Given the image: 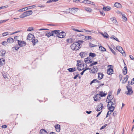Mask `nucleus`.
Here are the masks:
<instances>
[{
	"label": "nucleus",
	"mask_w": 134,
	"mask_h": 134,
	"mask_svg": "<svg viewBox=\"0 0 134 134\" xmlns=\"http://www.w3.org/2000/svg\"><path fill=\"white\" fill-rule=\"evenodd\" d=\"M70 47L72 50L76 51L80 48V46L79 43L75 42L71 45Z\"/></svg>",
	"instance_id": "nucleus-1"
},
{
	"label": "nucleus",
	"mask_w": 134,
	"mask_h": 134,
	"mask_svg": "<svg viewBox=\"0 0 134 134\" xmlns=\"http://www.w3.org/2000/svg\"><path fill=\"white\" fill-rule=\"evenodd\" d=\"M126 88L128 90V92H125V93L127 95H131L133 93L131 87L129 86V84L127 85Z\"/></svg>",
	"instance_id": "nucleus-2"
},
{
	"label": "nucleus",
	"mask_w": 134,
	"mask_h": 134,
	"mask_svg": "<svg viewBox=\"0 0 134 134\" xmlns=\"http://www.w3.org/2000/svg\"><path fill=\"white\" fill-rule=\"evenodd\" d=\"M116 49L121 53L123 55H125V52L123 50L121 46H118L116 47Z\"/></svg>",
	"instance_id": "nucleus-3"
},
{
	"label": "nucleus",
	"mask_w": 134,
	"mask_h": 134,
	"mask_svg": "<svg viewBox=\"0 0 134 134\" xmlns=\"http://www.w3.org/2000/svg\"><path fill=\"white\" fill-rule=\"evenodd\" d=\"M78 9L77 8H74L69 9V13L72 14L75 13L78 11Z\"/></svg>",
	"instance_id": "nucleus-4"
},
{
	"label": "nucleus",
	"mask_w": 134,
	"mask_h": 134,
	"mask_svg": "<svg viewBox=\"0 0 134 134\" xmlns=\"http://www.w3.org/2000/svg\"><path fill=\"white\" fill-rule=\"evenodd\" d=\"M57 35L58 38H62L64 37L65 36L66 34L65 32L62 31L60 33L59 32Z\"/></svg>",
	"instance_id": "nucleus-5"
},
{
	"label": "nucleus",
	"mask_w": 134,
	"mask_h": 134,
	"mask_svg": "<svg viewBox=\"0 0 134 134\" xmlns=\"http://www.w3.org/2000/svg\"><path fill=\"white\" fill-rule=\"evenodd\" d=\"M18 42L19 45L21 47L25 46L26 45V43L24 41L18 40Z\"/></svg>",
	"instance_id": "nucleus-6"
},
{
	"label": "nucleus",
	"mask_w": 134,
	"mask_h": 134,
	"mask_svg": "<svg viewBox=\"0 0 134 134\" xmlns=\"http://www.w3.org/2000/svg\"><path fill=\"white\" fill-rule=\"evenodd\" d=\"M100 96L99 94H97L93 97L94 100L95 101H97L98 100L101 99Z\"/></svg>",
	"instance_id": "nucleus-7"
},
{
	"label": "nucleus",
	"mask_w": 134,
	"mask_h": 134,
	"mask_svg": "<svg viewBox=\"0 0 134 134\" xmlns=\"http://www.w3.org/2000/svg\"><path fill=\"white\" fill-rule=\"evenodd\" d=\"M33 38H34V35L31 34H29L27 37V40H29V41H31Z\"/></svg>",
	"instance_id": "nucleus-8"
},
{
	"label": "nucleus",
	"mask_w": 134,
	"mask_h": 134,
	"mask_svg": "<svg viewBox=\"0 0 134 134\" xmlns=\"http://www.w3.org/2000/svg\"><path fill=\"white\" fill-rule=\"evenodd\" d=\"M98 70V68L96 66H94L93 67V69L90 71V72L94 74L97 72Z\"/></svg>",
	"instance_id": "nucleus-9"
},
{
	"label": "nucleus",
	"mask_w": 134,
	"mask_h": 134,
	"mask_svg": "<svg viewBox=\"0 0 134 134\" xmlns=\"http://www.w3.org/2000/svg\"><path fill=\"white\" fill-rule=\"evenodd\" d=\"M103 108V105L102 103H100L97 106L96 110L97 111H99L101 110Z\"/></svg>",
	"instance_id": "nucleus-10"
},
{
	"label": "nucleus",
	"mask_w": 134,
	"mask_h": 134,
	"mask_svg": "<svg viewBox=\"0 0 134 134\" xmlns=\"http://www.w3.org/2000/svg\"><path fill=\"white\" fill-rule=\"evenodd\" d=\"M77 65L78 66H81L84 68L85 66H86L87 65L86 64H81L80 61H77Z\"/></svg>",
	"instance_id": "nucleus-11"
},
{
	"label": "nucleus",
	"mask_w": 134,
	"mask_h": 134,
	"mask_svg": "<svg viewBox=\"0 0 134 134\" xmlns=\"http://www.w3.org/2000/svg\"><path fill=\"white\" fill-rule=\"evenodd\" d=\"M24 13L25 14L26 16L30 15L32 13V10H28L24 12Z\"/></svg>",
	"instance_id": "nucleus-12"
},
{
	"label": "nucleus",
	"mask_w": 134,
	"mask_h": 134,
	"mask_svg": "<svg viewBox=\"0 0 134 134\" xmlns=\"http://www.w3.org/2000/svg\"><path fill=\"white\" fill-rule=\"evenodd\" d=\"M60 31L59 30H54L53 31L51 32V35L52 36H55V35H57V34H58L59 33Z\"/></svg>",
	"instance_id": "nucleus-13"
},
{
	"label": "nucleus",
	"mask_w": 134,
	"mask_h": 134,
	"mask_svg": "<svg viewBox=\"0 0 134 134\" xmlns=\"http://www.w3.org/2000/svg\"><path fill=\"white\" fill-rule=\"evenodd\" d=\"M7 41L8 43H12L14 42V40L12 37H9L7 39Z\"/></svg>",
	"instance_id": "nucleus-14"
},
{
	"label": "nucleus",
	"mask_w": 134,
	"mask_h": 134,
	"mask_svg": "<svg viewBox=\"0 0 134 134\" xmlns=\"http://www.w3.org/2000/svg\"><path fill=\"white\" fill-rule=\"evenodd\" d=\"M32 42L33 46H35L36 44L38 42V40L37 39H36L34 37V38L32 39L31 41Z\"/></svg>",
	"instance_id": "nucleus-15"
},
{
	"label": "nucleus",
	"mask_w": 134,
	"mask_h": 134,
	"mask_svg": "<svg viewBox=\"0 0 134 134\" xmlns=\"http://www.w3.org/2000/svg\"><path fill=\"white\" fill-rule=\"evenodd\" d=\"M114 6L117 8H120L122 7L120 3L118 2H116L114 5Z\"/></svg>",
	"instance_id": "nucleus-16"
},
{
	"label": "nucleus",
	"mask_w": 134,
	"mask_h": 134,
	"mask_svg": "<svg viewBox=\"0 0 134 134\" xmlns=\"http://www.w3.org/2000/svg\"><path fill=\"white\" fill-rule=\"evenodd\" d=\"M5 60L3 58L0 59V67L3 66L5 64Z\"/></svg>",
	"instance_id": "nucleus-17"
},
{
	"label": "nucleus",
	"mask_w": 134,
	"mask_h": 134,
	"mask_svg": "<svg viewBox=\"0 0 134 134\" xmlns=\"http://www.w3.org/2000/svg\"><path fill=\"white\" fill-rule=\"evenodd\" d=\"M84 61L86 63H91L92 62V60L91 59L90 60V58H87L85 59Z\"/></svg>",
	"instance_id": "nucleus-18"
},
{
	"label": "nucleus",
	"mask_w": 134,
	"mask_h": 134,
	"mask_svg": "<svg viewBox=\"0 0 134 134\" xmlns=\"http://www.w3.org/2000/svg\"><path fill=\"white\" fill-rule=\"evenodd\" d=\"M108 103V104L107 106L109 107H111L113 106V105H114L115 104V103H113L111 101H108L107 102Z\"/></svg>",
	"instance_id": "nucleus-19"
},
{
	"label": "nucleus",
	"mask_w": 134,
	"mask_h": 134,
	"mask_svg": "<svg viewBox=\"0 0 134 134\" xmlns=\"http://www.w3.org/2000/svg\"><path fill=\"white\" fill-rule=\"evenodd\" d=\"M104 76L103 74L101 73H98V79L99 80L101 79Z\"/></svg>",
	"instance_id": "nucleus-20"
},
{
	"label": "nucleus",
	"mask_w": 134,
	"mask_h": 134,
	"mask_svg": "<svg viewBox=\"0 0 134 134\" xmlns=\"http://www.w3.org/2000/svg\"><path fill=\"white\" fill-rule=\"evenodd\" d=\"M113 96L109 94L107 97V102L108 101H111L113 99Z\"/></svg>",
	"instance_id": "nucleus-21"
},
{
	"label": "nucleus",
	"mask_w": 134,
	"mask_h": 134,
	"mask_svg": "<svg viewBox=\"0 0 134 134\" xmlns=\"http://www.w3.org/2000/svg\"><path fill=\"white\" fill-rule=\"evenodd\" d=\"M113 70L111 68H109L108 69L107 71V73L108 74L110 75L113 73Z\"/></svg>",
	"instance_id": "nucleus-22"
},
{
	"label": "nucleus",
	"mask_w": 134,
	"mask_h": 134,
	"mask_svg": "<svg viewBox=\"0 0 134 134\" xmlns=\"http://www.w3.org/2000/svg\"><path fill=\"white\" fill-rule=\"evenodd\" d=\"M110 20L113 21L114 23L116 25H117L118 22L116 19H115V18L113 17L111 18H110Z\"/></svg>",
	"instance_id": "nucleus-23"
},
{
	"label": "nucleus",
	"mask_w": 134,
	"mask_h": 134,
	"mask_svg": "<svg viewBox=\"0 0 134 134\" xmlns=\"http://www.w3.org/2000/svg\"><path fill=\"white\" fill-rule=\"evenodd\" d=\"M56 131L58 132H59L60 130V126L59 125H57L55 126Z\"/></svg>",
	"instance_id": "nucleus-24"
},
{
	"label": "nucleus",
	"mask_w": 134,
	"mask_h": 134,
	"mask_svg": "<svg viewBox=\"0 0 134 134\" xmlns=\"http://www.w3.org/2000/svg\"><path fill=\"white\" fill-rule=\"evenodd\" d=\"M6 53L5 51L4 50H1L0 51V56H3Z\"/></svg>",
	"instance_id": "nucleus-25"
},
{
	"label": "nucleus",
	"mask_w": 134,
	"mask_h": 134,
	"mask_svg": "<svg viewBox=\"0 0 134 134\" xmlns=\"http://www.w3.org/2000/svg\"><path fill=\"white\" fill-rule=\"evenodd\" d=\"M99 94L101 97H105L107 94V93H104L102 91H99Z\"/></svg>",
	"instance_id": "nucleus-26"
},
{
	"label": "nucleus",
	"mask_w": 134,
	"mask_h": 134,
	"mask_svg": "<svg viewBox=\"0 0 134 134\" xmlns=\"http://www.w3.org/2000/svg\"><path fill=\"white\" fill-rule=\"evenodd\" d=\"M111 9V8L109 7H104L103 8V10L105 11H108Z\"/></svg>",
	"instance_id": "nucleus-27"
},
{
	"label": "nucleus",
	"mask_w": 134,
	"mask_h": 134,
	"mask_svg": "<svg viewBox=\"0 0 134 134\" xmlns=\"http://www.w3.org/2000/svg\"><path fill=\"white\" fill-rule=\"evenodd\" d=\"M100 82V81H99L97 79H94L92 81L91 83H90V85H91L92 83H95L96 82H98L99 83Z\"/></svg>",
	"instance_id": "nucleus-28"
},
{
	"label": "nucleus",
	"mask_w": 134,
	"mask_h": 134,
	"mask_svg": "<svg viewBox=\"0 0 134 134\" xmlns=\"http://www.w3.org/2000/svg\"><path fill=\"white\" fill-rule=\"evenodd\" d=\"M68 70L70 72H73L76 70V68H70L68 69Z\"/></svg>",
	"instance_id": "nucleus-29"
},
{
	"label": "nucleus",
	"mask_w": 134,
	"mask_h": 134,
	"mask_svg": "<svg viewBox=\"0 0 134 134\" xmlns=\"http://www.w3.org/2000/svg\"><path fill=\"white\" fill-rule=\"evenodd\" d=\"M109 47L110 50V51H111L112 53H113V54L115 55H116L117 54L116 53V52L111 47H110L109 46Z\"/></svg>",
	"instance_id": "nucleus-30"
},
{
	"label": "nucleus",
	"mask_w": 134,
	"mask_h": 134,
	"mask_svg": "<svg viewBox=\"0 0 134 134\" xmlns=\"http://www.w3.org/2000/svg\"><path fill=\"white\" fill-rule=\"evenodd\" d=\"M122 20L124 21H126L127 20V18L125 16V15L124 14L122 15Z\"/></svg>",
	"instance_id": "nucleus-31"
},
{
	"label": "nucleus",
	"mask_w": 134,
	"mask_h": 134,
	"mask_svg": "<svg viewBox=\"0 0 134 134\" xmlns=\"http://www.w3.org/2000/svg\"><path fill=\"white\" fill-rule=\"evenodd\" d=\"M40 134H45V133H47V131L43 129H41V130L40 131Z\"/></svg>",
	"instance_id": "nucleus-32"
},
{
	"label": "nucleus",
	"mask_w": 134,
	"mask_h": 134,
	"mask_svg": "<svg viewBox=\"0 0 134 134\" xmlns=\"http://www.w3.org/2000/svg\"><path fill=\"white\" fill-rule=\"evenodd\" d=\"M85 9L86 11L88 12V13H91L92 11V9L89 8L85 7Z\"/></svg>",
	"instance_id": "nucleus-33"
},
{
	"label": "nucleus",
	"mask_w": 134,
	"mask_h": 134,
	"mask_svg": "<svg viewBox=\"0 0 134 134\" xmlns=\"http://www.w3.org/2000/svg\"><path fill=\"white\" fill-rule=\"evenodd\" d=\"M115 107L114 105L111 107H109L108 108V109L110 110L111 111V112H113V111Z\"/></svg>",
	"instance_id": "nucleus-34"
},
{
	"label": "nucleus",
	"mask_w": 134,
	"mask_h": 134,
	"mask_svg": "<svg viewBox=\"0 0 134 134\" xmlns=\"http://www.w3.org/2000/svg\"><path fill=\"white\" fill-rule=\"evenodd\" d=\"M123 73L124 75H126L127 73V69L126 66H125L124 68Z\"/></svg>",
	"instance_id": "nucleus-35"
},
{
	"label": "nucleus",
	"mask_w": 134,
	"mask_h": 134,
	"mask_svg": "<svg viewBox=\"0 0 134 134\" xmlns=\"http://www.w3.org/2000/svg\"><path fill=\"white\" fill-rule=\"evenodd\" d=\"M99 49L103 51H106V49L102 46L99 47Z\"/></svg>",
	"instance_id": "nucleus-36"
},
{
	"label": "nucleus",
	"mask_w": 134,
	"mask_h": 134,
	"mask_svg": "<svg viewBox=\"0 0 134 134\" xmlns=\"http://www.w3.org/2000/svg\"><path fill=\"white\" fill-rule=\"evenodd\" d=\"M26 17L25 14L24 12L22 14L20 15L19 16L20 18H23Z\"/></svg>",
	"instance_id": "nucleus-37"
},
{
	"label": "nucleus",
	"mask_w": 134,
	"mask_h": 134,
	"mask_svg": "<svg viewBox=\"0 0 134 134\" xmlns=\"http://www.w3.org/2000/svg\"><path fill=\"white\" fill-rule=\"evenodd\" d=\"M67 42L69 43H71L73 41V40L71 38L68 39L66 40Z\"/></svg>",
	"instance_id": "nucleus-38"
},
{
	"label": "nucleus",
	"mask_w": 134,
	"mask_h": 134,
	"mask_svg": "<svg viewBox=\"0 0 134 134\" xmlns=\"http://www.w3.org/2000/svg\"><path fill=\"white\" fill-rule=\"evenodd\" d=\"M110 38H111L112 39H113L118 42H119V41L118 39V38H117L116 37H115V36H114V35H113Z\"/></svg>",
	"instance_id": "nucleus-39"
},
{
	"label": "nucleus",
	"mask_w": 134,
	"mask_h": 134,
	"mask_svg": "<svg viewBox=\"0 0 134 134\" xmlns=\"http://www.w3.org/2000/svg\"><path fill=\"white\" fill-rule=\"evenodd\" d=\"M84 69V68L83 67L81 66H78L77 69L79 71H81L83 70Z\"/></svg>",
	"instance_id": "nucleus-40"
},
{
	"label": "nucleus",
	"mask_w": 134,
	"mask_h": 134,
	"mask_svg": "<svg viewBox=\"0 0 134 134\" xmlns=\"http://www.w3.org/2000/svg\"><path fill=\"white\" fill-rule=\"evenodd\" d=\"M103 36L105 38H107L108 37V34L106 32H105L103 34H102Z\"/></svg>",
	"instance_id": "nucleus-41"
},
{
	"label": "nucleus",
	"mask_w": 134,
	"mask_h": 134,
	"mask_svg": "<svg viewBox=\"0 0 134 134\" xmlns=\"http://www.w3.org/2000/svg\"><path fill=\"white\" fill-rule=\"evenodd\" d=\"M52 34L51 32H48L45 35L48 37H49L50 36H52V35H51Z\"/></svg>",
	"instance_id": "nucleus-42"
},
{
	"label": "nucleus",
	"mask_w": 134,
	"mask_h": 134,
	"mask_svg": "<svg viewBox=\"0 0 134 134\" xmlns=\"http://www.w3.org/2000/svg\"><path fill=\"white\" fill-rule=\"evenodd\" d=\"M20 47L18 46V45H17L16 46H15L14 47H12V49H15V50L16 51H17L19 48Z\"/></svg>",
	"instance_id": "nucleus-43"
},
{
	"label": "nucleus",
	"mask_w": 134,
	"mask_h": 134,
	"mask_svg": "<svg viewBox=\"0 0 134 134\" xmlns=\"http://www.w3.org/2000/svg\"><path fill=\"white\" fill-rule=\"evenodd\" d=\"M8 32H6L2 34V36L4 37L8 35Z\"/></svg>",
	"instance_id": "nucleus-44"
},
{
	"label": "nucleus",
	"mask_w": 134,
	"mask_h": 134,
	"mask_svg": "<svg viewBox=\"0 0 134 134\" xmlns=\"http://www.w3.org/2000/svg\"><path fill=\"white\" fill-rule=\"evenodd\" d=\"M89 55L93 58L95 57L96 56V55L94 53H90Z\"/></svg>",
	"instance_id": "nucleus-45"
},
{
	"label": "nucleus",
	"mask_w": 134,
	"mask_h": 134,
	"mask_svg": "<svg viewBox=\"0 0 134 134\" xmlns=\"http://www.w3.org/2000/svg\"><path fill=\"white\" fill-rule=\"evenodd\" d=\"M85 39L86 40H90L92 39V37L90 36H86L85 37Z\"/></svg>",
	"instance_id": "nucleus-46"
},
{
	"label": "nucleus",
	"mask_w": 134,
	"mask_h": 134,
	"mask_svg": "<svg viewBox=\"0 0 134 134\" xmlns=\"http://www.w3.org/2000/svg\"><path fill=\"white\" fill-rule=\"evenodd\" d=\"M97 63V62H94L93 63H92L89 65V66H93L94 65H95Z\"/></svg>",
	"instance_id": "nucleus-47"
},
{
	"label": "nucleus",
	"mask_w": 134,
	"mask_h": 134,
	"mask_svg": "<svg viewBox=\"0 0 134 134\" xmlns=\"http://www.w3.org/2000/svg\"><path fill=\"white\" fill-rule=\"evenodd\" d=\"M36 7V6L35 5H33L32 6H30L27 7L28 9H30L32 8H34Z\"/></svg>",
	"instance_id": "nucleus-48"
},
{
	"label": "nucleus",
	"mask_w": 134,
	"mask_h": 134,
	"mask_svg": "<svg viewBox=\"0 0 134 134\" xmlns=\"http://www.w3.org/2000/svg\"><path fill=\"white\" fill-rule=\"evenodd\" d=\"M33 30H34L33 29V28L32 27H29L27 30V31H33Z\"/></svg>",
	"instance_id": "nucleus-49"
},
{
	"label": "nucleus",
	"mask_w": 134,
	"mask_h": 134,
	"mask_svg": "<svg viewBox=\"0 0 134 134\" xmlns=\"http://www.w3.org/2000/svg\"><path fill=\"white\" fill-rule=\"evenodd\" d=\"M112 112H111V111H110V110L109 111H108L107 113V115L106 116V118L108 116V115H110L111 114V113Z\"/></svg>",
	"instance_id": "nucleus-50"
},
{
	"label": "nucleus",
	"mask_w": 134,
	"mask_h": 134,
	"mask_svg": "<svg viewBox=\"0 0 134 134\" xmlns=\"http://www.w3.org/2000/svg\"><path fill=\"white\" fill-rule=\"evenodd\" d=\"M89 46L90 47H96L97 46V45H96L94 44H92L91 43H90L89 44Z\"/></svg>",
	"instance_id": "nucleus-51"
},
{
	"label": "nucleus",
	"mask_w": 134,
	"mask_h": 134,
	"mask_svg": "<svg viewBox=\"0 0 134 134\" xmlns=\"http://www.w3.org/2000/svg\"><path fill=\"white\" fill-rule=\"evenodd\" d=\"M7 42H7V41H4L2 42V45H3L5 46L7 44Z\"/></svg>",
	"instance_id": "nucleus-52"
},
{
	"label": "nucleus",
	"mask_w": 134,
	"mask_h": 134,
	"mask_svg": "<svg viewBox=\"0 0 134 134\" xmlns=\"http://www.w3.org/2000/svg\"><path fill=\"white\" fill-rule=\"evenodd\" d=\"M36 34L37 35H38V36L40 37H41L43 36L42 35L40 34V32H36Z\"/></svg>",
	"instance_id": "nucleus-53"
},
{
	"label": "nucleus",
	"mask_w": 134,
	"mask_h": 134,
	"mask_svg": "<svg viewBox=\"0 0 134 134\" xmlns=\"http://www.w3.org/2000/svg\"><path fill=\"white\" fill-rule=\"evenodd\" d=\"M127 80L126 79H125V78L123 79L122 80V83H126V81H127Z\"/></svg>",
	"instance_id": "nucleus-54"
},
{
	"label": "nucleus",
	"mask_w": 134,
	"mask_h": 134,
	"mask_svg": "<svg viewBox=\"0 0 134 134\" xmlns=\"http://www.w3.org/2000/svg\"><path fill=\"white\" fill-rule=\"evenodd\" d=\"M72 30L75 31L79 32H83V31H80V30H78L76 29L75 28L73 29Z\"/></svg>",
	"instance_id": "nucleus-55"
},
{
	"label": "nucleus",
	"mask_w": 134,
	"mask_h": 134,
	"mask_svg": "<svg viewBox=\"0 0 134 134\" xmlns=\"http://www.w3.org/2000/svg\"><path fill=\"white\" fill-rule=\"evenodd\" d=\"M84 53L83 52H81L80 53V55L82 58H83L84 57Z\"/></svg>",
	"instance_id": "nucleus-56"
},
{
	"label": "nucleus",
	"mask_w": 134,
	"mask_h": 134,
	"mask_svg": "<svg viewBox=\"0 0 134 134\" xmlns=\"http://www.w3.org/2000/svg\"><path fill=\"white\" fill-rule=\"evenodd\" d=\"M107 126V124H105L104 125L102 126L100 129V130H101L103 129H104Z\"/></svg>",
	"instance_id": "nucleus-57"
},
{
	"label": "nucleus",
	"mask_w": 134,
	"mask_h": 134,
	"mask_svg": "<svg viewBox=\"0 0 134 134\" xmlns=\"http://www.w3.org/2000/svg\"><path fill=\"white\" fill-rule=\"evenodd\" d=\"M116 12L118 14L120 15H122V14H124L122 13L121 12H120V11H117Z\"/></svg>",
	"instance_id": "nucleus-58"
},
{
	"label": "nucleus",
	"mask_w": 134,
	"mask_h": 134,
	"mask_svg": "<svg viewBox=\"0 0 134 134\" xmlns=\"http://www.w3.org/2000/svg\"><path fill=\"white\" fill-rule=\"evenodd\" d=\"M83 41L81 40H79L77 42L79 43V44H80V46L81 43H82L83 42Z\"/></svg>",
	"instance_id": "nucleus-59"
},
{
	"label": "nucleus",
	"mask_w": 134,
	"mask_h": 134,
	"mask_svg": "<svg viewBox=\"0 0 134 134\" xmlns=\"http://www.w3.org/2000/svg\"><path fill=\"white\" fill-rule=\"evenodd\" d=\"M53 2V0H49L47 1V3H50Z\"/></svg>",
	"instance_id": "nucleus-60"
},
{
	"label": "nucleus",
	"mask_w": 134,
	"mask_h": 134,
	"mask_svg": "<svg viewBox=\"0 0 134 134\" xmlns=\"http://www.w3.org/2000/svg\"><path fill=\"white\" fill-rule=\"evenodd\" d=\"M100 14H102V15H105V13L103 11H100Z\"/></svg>",
	"instance_id": "nucleus-61"
},
{
	"label": "nucleus",
	"mask_w": 134,
	"mask_h": 134,
	"mask_svg": "<svg viewBox=\"0 0 134 134\" xmlns=\"http://www.w3.org/2000/svg\"><path fill=\"white\" fill-rule=\"evenodd\" d=\"M116 114H117L116 111H114V113H113V116H115L116 115Z\"/></svg>",
	"instance_id": "nucleus-62"
},
{
	"label": "nucleus",
	"mask_w": 134,
	"mask_h": 134,
	"mask_svg": "<svg viewBox=\"0 0 134 134\" xmlns=\"http://www.w3.org/2000/svg\"><path fill=\"white\" fill-rule=\"evenodd\" d=\"M129 56H130V57L131 59L133 60H134V58L133 57L132 55H129Z\"/></svg>",
	"instance_id": "nucleus-63"
},
{
	"label": "nucleus",
	"mask_w": 134,
	"mask_h": 134,
	"mask_svg": "<svg viewBox=\"0 0 134 134\" xmlns=\"http://www.w3.org/2000/svg\"><path fill=\"white\" fill-rule=\"evenodd\" d=\"M24 11V10L23 9V8L20 9L18 10V11L19 12H23Z\"/></svg>",
	"instance_id": "nucleus-64"
}]
</instances>
